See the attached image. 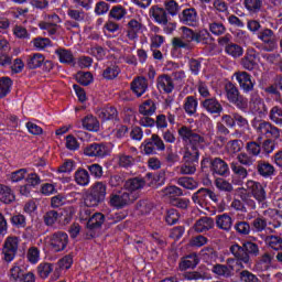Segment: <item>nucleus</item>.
Here are the masks:
<instances>
[{"mask_svg": "<svg viewBox=\"0 0 282 282\" xmlns=\"http://www.w3.org/2000/svg\"><path fill=\"white\" fill-rule=\"evenodd\" d=\"M82 126L86 131H91L93 133H98L100 131V121L94 115H87L82 119Z\"/></svg>", "mask_w": 282, "mask_h": 282, "instance_id": "nucleus-30", "label": "nucleus"}, {"mask_svg": "<svg viewBox=\"0 0 282 282\" xmlns=\"http://www.w3.org/2000/svg\"><path fill=\"white\" fill-rule=\"evenodd\" d=\"M229 251L236 259L237 265L246 268V265H251L252 260L250 257H259V245L252 242L251 240L242 241V245L235 242L230 246Z\"/></svg>", "mask_w": 282, "mask_h": 282, "instance_id": "nucleus-2", "label": "nucleus"}, {"mask_svg": "<svg viewBox=\"0 0 282 282\" xmlns=\"http://www.w3.org/2000/svg\"><path fill=\"white\" fill-rule=\"evenodd\" d=\"M58 217H61V213L56 210H50L44 215V224L45 226H54L56 221H58Z\"/></svg>", "mask_w": 282, "mask_h": 282, "instance_id": "nucleus-60", "label": "nucleus"}, {"mask_svg": "<svg viewBox=\"0 0 282 282\" xmlns=\"http://www.w3.org/2000/svg\"><path fill=\"white\" fill-rule=\"evenodd\" d=\"M212 272L216 274V276H221L223 279H230V276L235 275V267L230 264H214L212 268Z\"/></svg>", "mask_w": 282, "mask_h": 282, "instance_id": "nucleus-28", "label": "nucleus"}, {"mask_svg": "<svg viewBox=\"0 0 282 282\" xmlns=\"http://www.w3.org/2000/svg\"><path fill=\"white\" fill-rule=\"evenodd\" d=\"M269 118L275 124H282V108L274 106L269 113Z\"/></svg>", "mask_w": 282, "mask_h": 282, "instance_id": "nucleus-58", "label": "nucleus"}, {"mask_svg": "<svg viewBox=\"0 0 282 282\" xmlns=\"http://www.w3.org/2000/svg\"><path fill=\"white\" fill-rule=\"evenodd\" d=\"M149 17L159 25H166V22L169 21V13L166 12V9L160 7V4H154L150 8Z\"/></svg>", "mask_w": 282, "mask_h": 282, "instance_id": "nucleus-18", "label": "nucleus"}, {"mask_svg": "<svg viewBox=\"0 0 282 282\" xmlns=\"http://www.w3.org/2000/svg\"><path fill=\"white\" fill-rule=\"evenodd\" d=\"M268 228V220L263 217H257L251 223V230L253 232H263Z\"/></svg>", "mask_w": 282, "mask_h": 282, "instance_id": "nucleus-52", "label": "nucleus"}, {"mask_svg": "<svg viewBox=\"0 0 282 282\" xmlns=\"http://www.w3.org/2000/svg\"><path fill=\"white\" fill-rule=\"evenodd\" d=\"M247 187L249 191H251L252 196L254 199H257V202H265V188L261 183L256 181H248Z\"/></svg>", "mask_w": 282, "mask_h": 282, "instance_id": "nucleus-25", "label": "nucleus"}, {"mask_svg": "<svg viewBox=\"0 0 282 282\" xmlns=\"http://www.w3.org/2000/svg\"><path fill=\"white\" fill-rule=\"evenodd\" d=\"M86 169L89 172V175L91 177H94L95 180H101L102 175H105L102 165H100L98 163H93L90 165H86Z\"/></svg>", "mask_w": 282, "mask_h": 282, "instance_id": "nucleus-49", "label": "nucleus"}, {"mask_svg": "<svg viewBox=\"0 0 282 282\" xmlns=\"http://www.w3.org/2000/svg\"><path fill=\"white\" fill-rule=\"evenodd\" d=\"M156 87L161 94H173L175 84L173 83V78H171V76L161 75L156 79Z\"/></svg>", "mask_w": 282, "mask_h": 282, "instance_id": "nucleus-24", "label": "nucleus"}, {"mask_svg": "<svg viewBox=\"0 0 282 282\" xmlns=\"http://www.w3.org/2000/svg\"><path fill=\"white\" fill-rule=\"evenodd\" d=\"M256 169L258 175H260V177H263L264 180H270V177L276 175V169L268 161H258Z\"/></svg>", "mask_w": 282, "mask_h": 282, "instance_id": "nucleus-21", "label": "nucleus"}, {"mask_svg": "<svg viewBox=\"0 0 282 282\" xmlns=\"http://www.w3.org/2000/svg\"><path fill=\"white\" fill-rule=\"evenodd\" d=\"M208 199V188L202 187L196 193L193 194L192 200L194 204H202Z\"/></svg>", "mask_w": 282, "mask_h": 282, "instance_id": "nucleus-56", "label": "nucleus"}, {"mask_svg": "<svg viewBox=\"0 0 282 282\" xmlns=\"http://www.w3.org/2000/svg\"><path fill=\"white\" fill-rule=\"evenodd\" d=\"M26 259L30 263L35 265V263L41 261V250H39L36 247H30L26 252Z\"/></svg>", "mask_w": 282, "mask_h": 282, "instance_id": "nucleus-55", "label": "nucleus"}, {"mask_svg": "<svg viewBox=\"0 0 282 282\" xmlns=\"http://www.w3.org/2000/svg\"><path fill=\"white\" fill-rule=\"evenodd\" d=\"M56 56L58 57L59 63L63 65H70V67H76V58L74 53L67 48H57L55 51Z\"/></svg>", "mask_w": 282, "mask_h": 282, "instance_id": "nucleus-27", "label": "nucleus"}, {"mask_svg": "<svg viewBox=\"0 0 282 282\" xmlns=\"http://www.w3.org/2000/svg\"><path fill=\"white\" fill-rule=\"evenodd\" d=\"M200 258L205 263L217 261V251L213 247H205L200 250Z\"/></svg>", "mask_w": 282, "mask_h": 282, "instance_id": "nucleus-46", "label": "nucleus"}, {"mask_svg": "<svg viewBox=\"0 0 282 282\" xmlns=\"http://www.w3.org/2000/svg\"><path fill=\"white\" fill-rule=\"evenodd\" d=\"M164 195L167 197H182L184 195V191L182 188L171 185L163 189Z\"/></svg>", "mask_w": 282, "mask_h": 282, "instance_id": "nucleus-61", "label": "nucleus"}, {"mask_svg": "<svg viewBox=\"0 0 282 282\" xmlns=\"http://www.w3.org/2000/svg\"><path fill=\"white\" fill-rule=\"evenodd\" d=\"M225 52L228 54V56H231V58H241V56H243V47L235 43L227 44L225 46Z\"/></svg>", "mask_w": 282, "mask_h": 282, "instance_id": "nucleus-42", "label": "nucleus"}, {"mask_svg": "<svg viewBox=\"0 0 282 282\" xmlns=\"http://www.w3.org/2000/svg\"><path fill=\"white\" fill-rule=\"evenodd\" d=\"M17 199V195H14V192L12 188L8 185H0V202L2 204H12Z\"/></svg>", "mask_w": 282, "mask_h": 282, "instance_id": "nucleus-35", "label": "nucleus"}, {"mask_svg": "<svg viewBox=\"0 0 282 282\" xmlns=\"http://www.w3.org/2000/svg\"><path fill=\"white\" fill-rule=\"evenodd\" d=\"M242 94H254L257 91V79L246 70H238L234 74Z\"/></svg>", "mask_w": 282, "mask_h": 282, "instance_id": "nucleus-7", "label": "nucleus"}, {"mask_svg": "<svg viewBox=\"0 0 282 282\" xmlns=\"http://www.w3.org/2000/svg\"><path fill=\"white\" fill-rule=\"evenodd\" d=\"M251 109L253 113H259V116H265V113H268V107L265 106V102L261 100V98L253 101Z\"/></svg>", "mask_w": 282, "mask_h": 282, "instance_id": "nucleus-57", "label": "nucleus"}, {"mask_svg": "<svg viewBox=\"0 0 282 282\" xmlns=\"http://www.w3.org/2000/svg\"><path fill=\"white\" fill-rule=\"evenodd\" d=\"M180 221V212L175 208L167 209L165 215V223L167 226H175Z\"/></svg>", "mask_w": 282, "mask_h": 282, "instance_id": "nucleus-54", "label": "nucleus"}, {"mask_svg": "<svg viewBox=\"0 0 282 282\" xmlns=\"http://www.w3.org/2000/svg\"><path fill=\"white\" fill-rule=\"evenodd\" d=\"M107 197V185L102 182L95 183L90 192L86 194L84 198V204L87 208H96V206H100L105 198Z\"/></svg>", "mask_w": 282, "mask_h": 282, "instance_id": "nucleus-3", "label": "nucleus"}, {"mask_svg": "<svg viewBox=\"0 0 282 282\" xmlns=\"http://www.w3.org/2000/svg\"><path fill=\"white\" fill-rule=\"evenodd\" d=\"M101 122H119L118 109L111 105L104 107L98 113Z\"/></svg>", "mask_w": 282, "mask_h": 282, "instance_id": "nucleus-22", "label": "nucleus"}, {"mask_svg": "<svg viewBox=\"0 0 282 282\" xmlns=\"http://www.w3.org/2000/svg\"><path fill=\"white\" fill-rule=\"evenodd\" d=\"M17 252H19V238H7L2 247L3 261H6V263H12L17 258Z\"/></svg>", "mask_w": 282, "mask_h": 282, "instance_id": "nucleus-10", "label": "nucleus"}, {"mask_svg": "<svg viewBox=\"0 0 282 282\" xmlns=\"http://www.w3.org/2000/svg\"><path fill=\"white\" fill-rule=\"evenodd\" d=\"M123 186L126 191L133 193L135 191H141V188H144V186H147V181H144V178L142 177H132L126 181Z\"/></svg>", "mask_w": 282, "mask_h": 282, "instance_id": "nucleus-33", "label": "nucleus"}, {"mask_svg": "<svg viewBox=\"0 0 282 282\" xmlns=\"http://www.w3.org/2000/svg\"><path fill=\"white\" fill-rule=\"evenodd\" d=\"M135 165V159L132 155L121 154L119 156V166L121 169H131Z\"/></svg>", "mask_w": 282, "mask_h": 282, "instance_id": "nucleus-59", "label": "nucleus"}, {"mask_svg": "<svg viewBox=\"0 0 282 282\" xmlns=\"http://www.w3.org/2000/svg\"><path fill=\"white\" fill-rule=\"evenodd\" d=\"M197 107H199V101L195 96H187L184 100L183 109L185 113L189 117L195 116L197 113Z\"/></svg>", "mask_w": 282, "mask_h": 282, "instance_id": "nucleus-31", "label": "nucleus"}, {"mask_svg": "<svg viewBox=\"0 0 282 282\" xmlns=\"http://www.w3.org/2000/svg\"><path fill=\"white\" fill-rule=\"evenodd\" d=\"M210 172L213 175L228 177V175H230V167L228 166V163H226V161H224L221 158H214Z\"/></svg>", "mask_w": 282, "mask_h": 282, "instance_id": "nucleus-20", "label": "nucleus"}, {"mask_svg": "<svg viewBox=\"0 0 282 282\" xmlns=\"http://www.w3.org/2000/svg\"><path fill=\"white\" fill-rule=\"evenodd\" d=\"M130 89L137 98H142L149 91V82L144 76H138L130 83Z\"/></svg>", "mask_w": 282, "mask_h": 282, "instance_id": "nucleus-17", "label": "nucleus"}, {"mask_svg": "<svg viewBox=\"0 0 282 282\" xmlns=\"http://www.w3.org/2000/svg\"><path fill=\"white\" fill-rule=\"evenodd\" d=\"M158 111V106L155 105V101L152 99L145 100L140 107H139V113L141 116H153Z\"/></svg>", "mask_w": 282, "mask_h": 282, "instance_id": "nucleus-40", "label": "nucleus"}, {"mask_svg": "<svg viewBox=\"0 0 282 282\" xmlns=\"http://www.w3.org/2000/svg\"><path fill=\"white\" fill-rule=\"evenodd\" d=\"M182 39L187 43H196V45H208L210 41V32L206 29L193 30L188 26H181Z\"/></svg>", "mask_w": 282, "mask_h": 282, "instance_id": "nucleus-5", "label": "nucleus"}, {"mask_svg": "<svg viewBox=\"0 0 282 282\" xmlns=\"http://www.w3.org/2000/svg\"><path fill=\"white\" fill-rule=\"evenodd\" d=\"M135 210L139 215H151V210H153V203L149 199L139 200L135 205Z\"/></svg>", "mask_w": 282, "mask_h": 282, "instance_id": "nucleus-43", "label": "nucleus"}, {"mask_svg": "<svg viewBox=\"0 0 282 282\" xmlns=\"http://www.w3.org/2000/svg\"><path fill=\"white\" fill-rule=\"evenodd\" d=\"M178 138H181L184 144L189 147V149L184 152V162L187 164H199V149H204V144L206 143L204 135L194 132L191 127L182 126L178 129Z\"/></svg>", "mask_w": 282, "mask_h": 282, "instance_id": "nucleus-1", "label": "nucleus"}, {"mask_svg": "<svg viewBox=\"0 0 282 282\" xmlns=\"http://www.w3.org/2000/svg\"><path fill=\"white\" fill-rule=\"evenodd\" d=\"M25 175H28V169L17 170L9 175V182H11V184H19V182L25 180Z\"/></svg>", "mask_w": 282, "mask_h": 282, "instance_id": "nucleus-53", "label": "nucleus"}, {"mask_svg": "<svg viewBox=\"0 0 282 282\" xmlns=\"http://www.w3.org/2000/svg\"><path fill=\"white\" fill-rule=\"evenodd\" d=\"M180 23L188 25L189 28H197L199 25V15L196 8H186L178 13Z\"/></svg>", "mask_w": 282, "mask_h": 282, "instance_id": "nucleus-13", "label": "nucleus"}, {"mask_svg": "<svg viewBox=\"0 0 282 282\" xmlns=\"http://www.w3.org/2000/svg\"><path fill=\"white\" fill-rule=\"evenodd\" d=\"M75 80L79 85H83V87H89V85L94 83V75L91 74V72L79 70L75 76Z\"/></svg>", "mask_w": 282, "mask_h": 282, "instance_id": "nucleus-41", "label": "nucleus"}, {"mask_svg": "<svg viewBox=\"0 0 282 282\" xmlns=\"http://www.w3.org/2000/svg\"><path fill=\"white\" fill-rule=\"evenodd\" d=\"M69 243V236L65 231H55L51 236L50 247L53 252H63Z\"/></svg>", "mask_w": 282, "mask_h": 282, "instance_id": "nucleus-11", "label": "nucleus"}, {"mask_svg": "<svg viewBox=\"0 0 282 282\" xmlns=\"http://www.w3.org/2000/svg\"><path fill=\"white\" fill-rule=\"evenodd\" d=\"M45 55L43 53H32L26 56V69H40L43 67Z\"/></svg>", "mask_w": 282, "mask_h": 282, "instance_id": "nucleus-29", "label": "nucleus"}, {"mask_svg": "<svg viewBox=\"0 0 282 282\" xmlns=\"http://www.w3.org/2000/svg\"><path fill=\"white\" fill-rule=\"evenodd\" d=\"M76 169V162L72 159H66L62 165L57 169L59 173H72Z\"/></svg>", "mask_w": 282, "mask_h": 282, "instance_id": "nucleus-63", "label": "nucleus"}, {"mask_svg": "<svg viewBox=\"0 0 282 282\" xmlns=\"http://www.w3.org/2000/svg\"><path fill=\"white\" fill-rule=\"evenodd\" d=\"M140 149L142 155H158V151H166V144L160 135L152 134L141 143Z\"/></svg>", "mask_w": 282, "mask_h": 282, "instance_id": "nucleus-6", "label": "nucleus"}, {"mask_svg": "<svg viewBox=\"0 0 282 282\" xmlns=\"http://www.w3.org/2000/svg\"><path fill=\"white\" fill-rule=\"evenodd\" d=\"M84 155H87V158H99L102 160V158H107L109 155V148H107V144L105 143H90L84 148Z\"/></svg>", "mask_w": 282, "mask_h": 282, "instance_id": "nucleus-14", "label": "nucleus"}, {"mask_svg": "<svg viewBox=\"0 0 282 282\" xmlns=\"http://www.w3.org/2000/svg\"><path fill=\"white\" fill-rule=\"evenodd\" d=\"M52 272H54L53 263L42 262L37 265V274L43 280L47 279V276H50V274H52Z\"/></svg>", "mask_w": 282, "mask_h": 282, "instance_id": "nucleus-48", "label": "nucleus"}, {"mask_svg": "<svg viewBox=\"0 0 282 282\" xmlns=\"http://www.w3.org/2000/svg\"><path fill=\"white\" fill-rule=\"evenodd\" d=\"M31 45H33L36 52H43L45 47H50V45H52V40H50L48 37L37 36L31 41Z\"/></svg>", "mask_w": 282, "mask_h": 282, "instance_id": "nucleus-44", "label": "nucleus"}, {"mask_svg": "<svg viewBox=\"0 0 282 282\" xmlns=\"http://www.w3.org/2000/svg\"><path fill=\"white\" fill-rule=\"evenodd\" d=\"M257 50L248 48L245 56L241 58V67H243V69H247V72H252L253 69H257V66L259 65L257 63Z\"/></svg>", "mask_w": 282, "mask_h": 282, "instance_id": "nucleus-19", "label": "nucleus"}, {"mask_svg": "<svg viewBox=\"0 0 282 282\" xmlns=\"http://www.w3.org/2000/svg\"><path fill=\"white\" fill-rule=\"evenodd\" d=\"M104 67L101 76L105 80H116L122 72L116 62H108Z\"/></svg>", "mask_w": 282, "mask_h": 282, "instance_id": "nucleus-26", "label": "nucleus"}, {"mask_svg": "<svg viewBox=\"0 0 282 282\" xmlns=\"http://www.w3.org/2000/svg\"><path fill=\"white\" fill-rule=\"evenodd\" d=\"M126 15H127V9H124V7H122L121 4H117L112 7L108 17L109 19H115V21H120L124 19Z\"/></svg>", "mask_w": 282, "mask_h": 282, "instance_id": "nucleus-50", "label": "nucleus"}, {"mask_svg": "<svg viewBox=\"0 0 282 282\" xmlns=\"http://www.w3.org/2000/svg\"><path fill=\"white\" fill-rule=\"evenodd\" d=\"M251 127L258 133V135H264V138H271L273 140H279L281 137V130L270 121L261 119V117H256L251 120Z\"/></svg>", "mask_w": 282, "mask_h": 282, "instance_id": "nucleus-4", "label": "nucleus"}, {"mask_svg": "<svg viewBox=\"0 0 282 282\" xmlns=\"http://www.w3.org/2000/svg\"><path fill=\"white\" fill-rule=\"evenodd\" d=\"M215 226V220L210 217H202L195 224L196 232H207V230L213 229Z\"/></svg>", "mask_w": 282, "mask_h": 282, "instance_id": "nucleus-37", "label": "nucleus"}, {"mask_svg": "<svg viewBox=\"0 0 282 282\" xmlns=\"http://www.w3.org/2000/svg\"><path fill=\"white\" fill-rule=\"evenodd\" d=\"M75 182L78 186H89L91 182V175L86 169L79 167L75 172Z\"/></svg>", "mask_w": 282, "mask_h": 282, "instance_id": "nucleus-32", "label": "nucleus"}, {"mask_svg": "<svg viewBox=\"0 0 282 282\" xmlns=\"http://www.w3.org/2000/svg\"><path fill=\"white\" fill-rule=\"evenodd\" d=\"M24 180L25 184L19 186V193L23 197H32V193L41 186L43 180H41V176L34 172L28 174Z\"/></svg>", "mask_w": 282, "mask_h": 282, "instance_id": "nucleus-9", "label": "nucleus"}, {"mask_svg": "<svg viewBox=\"0 0 282 282\" xmlns=\"http://www.w3.org/2000/svg\"><path fill=\"white\" fill-rule=\"evenodd\" d=\"M225 91L227 94V99L231 105H235L240 111H245L248 108V101L239 94V88L235 86L231 82L227 83L225 86Z\"/></svg>", "mask_w": 282, "mask_h": 282, "instance_id": "nucleus-8", "label": "nucleus"}, {"mask_svg": "<svg viewBox=\"0 0 282 282\" xmlns=\"http://www.w3.org/2000/svg\"><path fill=\"white\" fill-rule=\"evenodd\" d=\"M268 245L269 248L279 252L282 250V238L279 236H269Z\"/></svg>", "mask_w": 282, "mask_h": 282, "instance_id": "nucleus-62", "label": "nucleus"}, {"mask_svg": "<svg viewBox=\"0 0 282 282\" xmlns=\"http://www.w3.org/2000/svg\"><path fill=\"white\" fill-rule=\"evenodd\" d=\"M164 10L167 14H170V17H177V14H180V10H182V7L175 0H165Z\"/></svg>", "mask_w": 282, "mask_h": 282, "instance_id": "nucleus-45", "label": "nucleus"}, {"mask_svg": "<svg viewBox=\"0 0 282 282\" xmlns=\"http://www.w3.org/2000/svg\"><path fill=\"white\" fill-rule=\"evenodd\" d=\"M243 6L250 17H254L261 12L263 0H243Z\"/></svg>", "mask_w": 282, "mask_h": 282, "instance_id": "nucleus-34", "label": "nucleus"}, {"mask_svg": "<svg viewBox=\"0 0 282 282\" xmlns=\"http://www.w3.org/2000/svg\"><path fill=\"white\" fill-rule=\"evenodd\" d=\"M199 256L197 253H189L181 259L178 268L181 272L186 270H195L199 265Z\"/></svg>", "mask_w": 282, "mask_h": 282, "instance_id": "nucleus-23", "label": "nucleus"}, {"mask_svg": "<svg viewBox=\"0 0 282 282\" xmlns=\"http://www.w3.org/2000/svg\"><path fill=\"white\" fill-rule=\"evenodd\" d=\"M129 202H131V195L128 192L119 191L110 194L108 204L111 206V208L120 210L124 208V206H128Z\"/></svg>", "mask_w": 282, "mask_h": 282, "instance_id": "nucleus-15", "label": "nucleus"}, {"mask_svg": "<svg viewBox=\"0 0 282 282\" xmlns=\"http://www.w3.org/2000/svg\"><path fill=\"white\" fill-rule=\"evenodd\" d=\"M216 226L220 230H226L228 232L230 228H232V217L228 214L216 216Z\"/></svg>", "mask_w": 282, "mask_h": 282, "instance_id": "nucleus-38", "label": "nucleus"}, {"mask_svg": "<svg viewBox=\"0 0 282 282\" xmlns=\"http://www.w3.org/2000/svg\"><path fill=\"white\" fill-rule=\"evenodd\" d=\"M200 107L204 111L209 113V116H221L224 111V106H221V102H219L215 96L200 100Z\"/></svg>", "mask_w": 282, "mask_h": 282, "instance_id": "nucleus-16", "label": "nucleus"}, {"mask_svg": "<svg viewBox=\"0 0 282 282\" xmlns=\"http://www.w3.org/2000/svg\"><path fill=\"white\" fill-rule=\"evenodd\" d=\"M240 281H242V282H259V278L254 273H252L248 270H242L240 272Z\"/></svg>", "mask_w": 282, "mask_h": 282, "instance_id": "nucleus-64", "label": "nucleus"}, {"mask_svg": "<svg viewBox=\"0 0 282 282\" xmlns=\"http://www.w3.org/2000/svg\"><path fill=\"white\" fill-rule=\"evenodd\" d=\"M178 186H182L183 188H186L187 191H195L199 184L195 178L188 177V176H183L177 180Z\"/></svg>", "mask_w": 282, "mask_h": 282, "instance_id": "nucleus-47", "label": "nucleus"}, {"mask_svg": "<svg viewBox=\"0 0 282 282\" xmlns=\"http://www.w3.org/2000/svg\"><path fill=\"white\" fill-rule=\"evenodd\" d=\"M259 41H262L267 46H264V52H274L276 50L278 44L274 39V31L272 29H268L262 26L260 32L256 34Z\"/></svg>", "mask_w": 282, "mask_h": 282, "instance_id": "nucleus-12", "label": "nucleus"}, {"mask_svg": "<svg viewBox=\"0 0 282 282\" xmlns=\"http://www.w3.org/2000/svg\"><path fill=\"white\" fill-rule=\"evenodd\" d=\"M102 224H105V214L95 213L87 221L86 226L88 230H98V228H102Z\"/></svg>", "mask_w": 282, "mask_h": 282, "instance_id": "nucleus-36", "label": "nucleus"}, {"mask_svg": "<svg viewBox=\"0 0 282 282\" xmlns=\"http://www.w3.org/2000/svg\"><path fill=\"white\" fill-rule=\"evenodd\" d=\"M236 232H238V235H249L250 232H252V226H250V223L246 221V220H239L235 224L234 226Z\"/></svg>", "mask_w": 282, "mask_h": 282, "instance_id": "nucleus-51", "label": "nucleus"}, {"mask_svg": "<svg viewBox=\"0 0 282 282\" xmlns=\"http://www.w3.org/2000/svg\"><path fill=\"white\" fill-rule=\"evenodd\" d=\"M14 85V82H12V78L4 76L0 77V100L2 98H6L10 91H12V86Z\"/></svg>", "mask_w": 282, "mask_h": 282, "instance_id": "nucleus-39", "label": "nucleus"}]
</instances>
